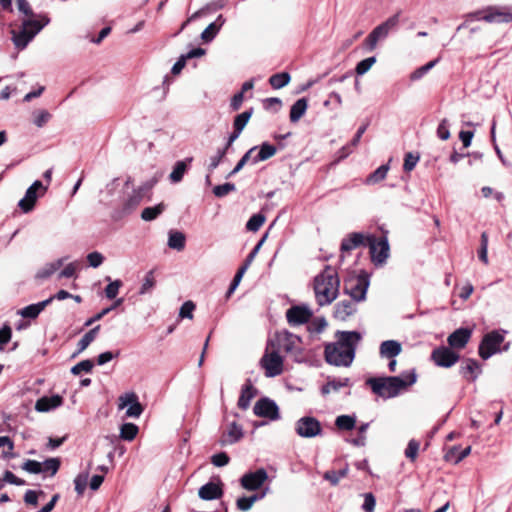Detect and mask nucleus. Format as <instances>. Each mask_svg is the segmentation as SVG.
Returning <instances> with one entry per match:
<instances>
[{
	"instance_id": "obj_1",
	"label": "nucleus",
	"mask_w": 512,
	"mask_h": 512,
	"mask_svg": "<svg viewBox=\"0 0 512 512\" xmlns=\"http://www.w3.org/2000/svg\"><path fill=\"white\" fill-rule=\"evenodd\" d=\"M360 340L361 334L356 331H338L336 341L325 345L326 362L336 367L351 366Z\"/></svg>"
},
{
	"instance_id": "obj_2",
	"label": "nucleus",
	"mask_w": 512,
	"mask_h": 512,
	"mask_svg": "<svg viewBox=\"0 0 512 512\" xmlns=\"http://www.w3.org/2000/svg\"><path fill=\"white\" fill-rule=\"evenodd\" d=\"M416 379V373L412 370L404 372L400 376L372 377L367 379L366 384L374 394L389 399L396 397L401 391L413 385Z\"/></svg>"
},
{
	"instance_id": "obj_3",
	"label": "nucleus",
	"mask_w": 512,
	"mask_h": 512,
	"mask_svg": "<svg viewBox=\"0 0 512 512\" xmlns=\"http://www.w3.org/2000/svg\"><path fill=\"white\" fill-rule=\"evenodd\" d=\"M479 21H485L487 23L512 22V7L488 6L469 13L465 16L464 21L457 27V31L469 30L470 32H475L479 27L474 24Z\"/></svg>"
},
{
	"instance_id": "obj_4",
	"label": "nucleus",
	"mask_w": 512,
	"mask_h": 512,
	"mask_svg": "<svg viewBox=\"0 0 512 512\" xmlns=\"http://www.w3.org/2000/svg\"><path fill=\"white\" fill-rule=\"evenodd\" d=\"M340 279L337 271L331 266L314 278V293L320 306L331 304L339 295Z\"/></svg>"
},
{
	"instance_id": "obj_5",
	"label": "nucleus",
	"mask_w": 512,
	"mask_h": 512,
	"mask_svg": "<svg viewBox=\"0 0 512 512\" xmlns=\"http://www.w3.org/2000/svg\"><path fill=\"white\" fill-rule=\"evenodd\" d=\"M269 346L284 352L295 359L302 354V340L299 336L287 331H278L268 340Z\"/></svg>"
},
{
	"instance_id": "obj_6",
	"label": "nucleus",
	"mask_w": 512,
	"mask_h": 512,
	"mask_svg": "<svg viewBox=\"0 0 512 512\" xmlns=\"http://www.w3.org/2000/svg\"><path fill=\"white\" fill-rule=\"evenodd\" d=\"M18 10L24 14L21 32H40L48 23L49 18L44 14H35L27 0L16 1Z\"/></svg>"
},
{
	"instance_id": "obj_7",
	"label": "nucleus",
	"mask_w": 512,
	"mask_h": 512,
	"mask_svg": "<svg viewBox=\"0 0 512 512\" xmlns=\"http://www.w3.org/2000/svg\"><path fill=\"white\" fill-rule=\"evenodd\" d=\"M506 331L504 330H493L484 335L480 345H479V356L483 360L489 359L492 355L501 352L507 351L509 349V343L504 345L501 349L500 345L504 341V335Z\"/></svg>"
},
{
	"instance_id": "obj_8",
	"label": "nucleus",
	"mask_w": 512,
	"mask_h": 512,
	"mask_svg": "<svg viewBox=\"0 0 512 512\" xmlns=\"http://www.w3.org/2000/svg\"><path fill=\"white\" fill-rule=\"evenodd\" d=\"M260 366L265 370L267 377H276L283 372V357L267 342L265 353L260 359Z\"/></svg>"
},
{
	"instance_id": "obj_9",
	"label": "nucleus",
	"mask_w": 512,
	"mask_h": 512,
	"mask_svg": "<svg viewBox=\"0 0 512 512\" xmlns=\"http://www.w3.org/2000/svg\"><path fill=\"white\" fill-rule=\"evenodd\" d=\"M369 281L366 276H358L349 279L345 283L344 291L354 302L358 303L365 300Z\"/></svg>"
},
{
	"instance_id": "obj_10",
	"label": "nucleus",
	"mask_w": 512,
	"mask_h": 512,
	"mask_svg": "<svg viewBox=\"0 0 512 512\" xmlns=\"http://www.w3.org/2000/svg\"><path fill=\"white\" fill-rule=\"evenodd\" d=\"M296 433L303 438H313L322 433L321 423L312 416H304L295 424Z\"/></svg>"
},
{
	"instance_id": "obj_11",
	"label": "nucleus",
	"mask_w": 512,
	"mask_h": 512,
	"mask_svg": "<svg viewBox=\"0 0 512 512\" xmlns=\"http://www.w3.org/2000/svg\"><path fill=\"white\" fill-rule=\"evenodd\" d=\"M47 190V186L39 180H36L27 190L22 199L18 202V207L24 213H29L34 209L35 203L38 199L37 192L40 191V195H43Z\"/></svg>"
},
{
	"instance_id": "obj_12",
	"label": "nucleus",
	"mask_w": 512,
	"mask_h": 512,
	"mask_svg": "<svg viewBox=\"0 0 512 512\" xmlns=\"http://www.w3.org/2000/svg\"><path fill=\"white\" fill-rule=\"evenodd\" d=\"M459 358L460 355L457 352L446 346L437 347L431 353V360L435 365L443 368L452 367L458 362Z\"/></svg>"
},
{
	"instance_id": "obj_13",
	"label": "nucleus",
	"mask_w": 512,
	"mask_h": 512,
	"mask_svg": "<svg viewBox=\"0 0 512 512\" xmlns=\"http://www.w3.org/2000/svg\"><path fill=\"white\" fill-rule=\"evenodd\" d=\"M367 246L374 263L382 264L386 261L389 255V244L386 238L377 239L374 236H367Z\"/></svg>"
},
{
	"instance_id": "obj_14",
	"label": "nucleus",
	"mask_w": 512,
	"mask_h": 512,
	"mask_svg": "<svg viewBox=\"0 0 512 512\" xmlns=\"http://www.w3.org/2000/svg\"><path fill=\"white\" fill-rule=\"evenodd\" d=\"M267 479V471L264 468H259L256 471L245 473L240 478V484L248 491H255L262 487Z\"/></svg>"
},
{
	"instance_id": "obj_15",
	"label": "nucleus",
	"mask_w": 512,
	"mask_h": 512,
	"mask_svg": "<svg viewBox=\"0 0 512 512\" xmlns=\"http://www.w3.org/2000/svg\"><path fill=\"white\" fill-rule=\"evenodd\" d=\"M253 412L259 417L268 418L270 420H278L280 418L277 404L269 398L259 399L253 407Z\"/></svg>"
},
{
	"instance_id": "obj_16",
	"label": "nucleus",
	"mask_w": 512,
	"mask_h": 512,
	"mask_svg": "<svg viewBox=\"0 0 512 512\" xmlns=\"http://www.w3.org/2000/svg\"><path fill=\"white\" fill-rule=\"evenodd\" d=\"M312 311L307 306H292L286 311L287 322L291 326H299L309 322Z\"/></svg>"
},
{
	"instance_id": "obj_17",
	"label": "nucleus",
	"mask_w": 512,
	"mask_h": 512,
	"mask_svg": "<svg viewBox=\"0 0 512 512\" xmlns=\"http://www.w3.org/2000/svg\"><path fill=\"white\" fill-rule=\"evenodd\" d=\"M119 401V409L129 406L126 410L127 417L138 418L142 414L143 408L138 402V398L135 393H127L121 396Z\"/></svg>"
},
{
	"instance_id": "obj_18",
	"label": "nucleus",
	"mask_w": 512,
	"mask_h": 512,
	"mask_svg": "<svg viewBox=\"0 0 512 512\" xmlns=\"http://www.w3.org/2000/svg\"><path fill=\"white\" fill-rule=\"evenodd\" d=\"M244 436L242 426L237 424V422L232 421L227 425V428L223 431L220 443L221 445H232L237 443Z\"/></svg>"
},
{
	"instance_id": "obj_19",
	"label": "nucleus",
	"mask_w": 512,
	"mask_h": 512,
	"mask_svg": "<svg viewBox=\"0 0 512 512\" xmlns=\"http://www.w3.org/2000/svg\"><path fill=\"white\" fill-rule=\"evenodd\" d=\"M357 311V303L353 300H342L334 306L333 316L336 320L346 321Z\"/></svg>"
},
{
	"instance_id": "obj_20",
	"label": "nucleus",
	"mask_w": 512,
	"mask_h": 512,
	"mask_svg": "<svg viewBox=\"0 0 512 512\" xmlns=\"http://www.w3.org/2000/svg\"><path fill=\"white\" fill-rule=\"evenodd\" d=\"M471 335L470 328H458L448 336L447 342L451 348L462 349L469 342Z\"/></svg>"
},
{
	"instance_id": "obj_21",
	"label": "nucleus",
	"mask_w": 512,
	"mask_h": 512,
	"mask_svg": "<svg viewBox=\"0 0 512 512\" xmlns=\"http://www.w3.org/2000/svg\"><path fill=\"white\" fill-rule=\"evenodd\" d=\"M153 185L154 182H147L137 189H134L124 204L125 211L130 212L135 209L141 203L145 193L148 192L153 187Z\"/></svg>"
},
{
	"instance_id": "obj_22",
	"label": "nucleus",
	"mask_w": 512,
	"mask_h": 512,
	"mask_svg": "<svg viewBox=\"0 0 512 512\" xmlns=\"http://www.w3.org/2000/svg\"><path fill=\"white\" fill-rule=\"evenodd\" d=\"M360 246H367V236L359 232H354L342 240L340 250L344 254Z\"/></svg>"
},
{
	"instance_id": "obj_23",
	"label": "nucleus",
	"mask_w": 512,
	"mask_h": 512,
	"mask_svg": "<svg viewBox=\"0 0 512 512\" xmlns=\"http://www.w3.org/2000/svg\"><path fill=\"white\" fill-rule=\"evenodd\" d=\"M63 398L60 395L43 396L35 403V410L38 412H48L61 406Z\"/></svg>"
},
{
	"instance_id": "obj_24",
	"label": "nucleus",
	"mask_w": 512,
	"mask_h": 512,
	"mask_svg": "<svg viewBox=\"0 0 512 512\" xmlns=\"http://www.w3.org/2000/svg\"><path fill=\"white\" fill-rule=\"evenodd\" d=\"M223 490L220 484L208 482L201 486L198 495L203 500H215L222 496Z\"/></svg>"
},
{
	"instance_id": "obj_25",
	"label": "nucleus",
	"mask_w": 512,
	"mask_h": 512,
	"mask_svg": "<svg viewBox=\"0 0 512 512\" xmlns=\"http://www.w3.org/2000/svg\"><path fill=\"white\" fill-rule=\"evenodd\" d=\"M402 351L401 343L396 340H386L380 344L379 354L382 358L392 359Z\"/></svg>"
},
{
	"instance_id": "obj_26",
	"label": "nucleus",
	"mask_w": 512,
	"mask_h": 512,
	"mask_svg": "<svg viewBox=\"0 0 512 512\" xmlns=\"http://www.w3.org/2000/svg\"><path fill=\"white\" fill-rule=\"evenodd\" d=\"M481 372L479 363L471 358L466 359L460 367L462 376L470 381H475Z\"/></svg>"
},
{
	"instance_id": "obj_27",
	"label": "nucleus",
	"mask_w": 512,
	"mask_h": 512,
	"mask_svg": "<svg viewBox=\"0 0 512 512\" xmlns=\"http://www.w3.org/2000/svg\"><path fill=\"white\" fill-rule=\"evenodd\" d=\"M192 161L193 157H187L186 159L177 161L175 163L173 170L169 175V180L171 183H179L182 181Z\"/></svg>"
},
{
	"instance_id": "obj_28",
	"label": "nucleus",
	"mask_w": 512,
	"mask_h": 512,
	"mask_svg": "<svg viewBox=\"0 0 512 512\" xmlns=\"http://www.w3.org/2000/svg\"><path fill=\"white\" fill-rule=\"evenodd\" d=\"M53 301V298H48L44 301L30 304L20 310V315L24 318L35 319L45 309V307Z\"/></svg>"
},
{
	"instance_id": "obj_29",
	"label": "nucleus",
	"mask_w": 512,
	"mask_h": 512,
	"mask_svg": "<svg viewBox=\"0 0 512 512\" xmlns=\"http://www.w3.org/2000/svg\"><path fill=\"white\" fill-rule=\"evenodd\" d=\"M255 395L256 389L252 386L250 380H248L246 384L242 387L241 394L237 403L238 407L242 410H246L249 407L250 402L255 397Z\"/></svg>"
},
{
	"instance_id": "obj_30",
	"label": "nucleus",
	"mask_w": 512,
	"mask_h": 512,
	"mask_svg": "<svg viewBox=\"0 0 512 512\" xmlns=\"http://www.w3.org/2000/svg\"><path fill=\"white\" fill-rule=\"evenodd\" d=\"M402 21L401 13H396L389 17L386 21L374 28L372 32H389L402 28L400 23Z\"/></svg>"
},
{
	"instance_id": "obj_31",
	"label": "nucleus",
	"mask_w": 512,
	"mask_h": 512,
	"mask_svg": "<svg viewBox=\"0 0 512 512\" xmlns=\"http://www.w3.org/2000/svg\"><path fill=\"white\" fill-rule=\"evenodd\" d=\"M258 149L259 151L257 155L252 158L253 164L268 160L271 157H273L277 152L276 147L268 142L262 143L260 146H258Z\"/></svg>"
},
{
	"instance_id": "obj_32",
	"label": "nucleus",
	"mask_w": 512,
	"mask_h": 512,
	"mask_svg": "<svg viewBox=\"0 0 512 512\" xmlns=\"http://www.w3.org/2000/svg\"><path fill=\"white\" fill-rule=\"evenodd\" d=\"M308 108V101L305 98L298 99L290 109V121L298 122L305 114Z\"/></svg>"
},
{
	"instance_id": "obj_33",
	"label": "nucleus",
	"mask_w": 512,
	"mask_h": 512,
	"mask_svg": "<svg viewBox=\"0 0 512 512\" xmlns=\"http://www.w3.org/2000/svg\"><path fill=\"white\" fill-rule=\"evenodd\" d=\"M67 259H68V257H62V258L57 259L54 262L46 264L42 269H40L37 272L36 277L39 279H47L54 272H56L64 264V262Z\"/></svg>"
},
{
	"instance_id": "obj_34",
	"label": "nucleus",
	"mask_w": 512,
	"mask_h": 512,
	"mask_svg": "<svg viewBox=\"0 0 512 512\" xmlns=\"http://www.w3.org/2000/svg\"><path fill=\"white\" fill-rule=\"evenodd\" d=\"M350 383L349 378H340V379H329L325 385L321 388L322 395H328L331 392H337L342 387L348 386Z\"/></svg>"
},
{
	"instance_id": "obj_35",
	"label": "nucleus",
	"mask_w": 512,
	"mask_h": 512,
	"mask_svg": "<svg viewBox=\"0 0 512 512\" xmlns=\"http://www.w3.org/2000/svg\"><path fill=\"white\" fill-rule=\"evenodd\" d=\"M268 491V488L265 489L261 494H254L249 497L243 496L237 499L236 506L240 511H248L251 509L253 504L262 499Z\"/></svg>"
},
{
	"instance_id": "obj_36",
	"label": "nucleus",
	"mask_w": 512,
	"mask_h": 512,
	"mask_svg": "<svg viewBox=\"0 0 512 512\" xmlns=\"http://www.w3.org/2000/svg\"><path fill=\"white\" fill-rule=\"evenodd\" d=\"M100 330V325L95 326L91 330H89L87 333L83 335V337L78 342V350L77 353H75L73 356H76L77 354L83 352L97 337L98 332Z\"/></svg>"
},
{
	"instance_id": "obj_37",
	"label": "nucleus",
	"mask_w": 512,
	"mask_h": 512,
	"mask_svg": "<svg viewBox=\"0 0 512 512\" xmlns=\"http://www.w3.org/2000/svg\"><path fill=\"white\" fill-rule=\"evenodd\" d=\"M186 237L180 231H170L168 238V246L177 251H181L185 247Z\"/></svg>"
},
{
	"instance_id": "obj_38",
	"label": "nucleus",
	"mask_w": 512,
	"mask_h": 512,
	"mask_svg": "<svg viewBox=\"0 0 512 512\" xmlns=\"http://www.w3.org/2000/svg\"><path fill=\"white\" fill-rule=\"evenodd\" d=\"M164 210L165 205L163 203H159L152 207H146L141 213V218L144 221H152L156 219Z\"/></svg>"
},
{
	"instance_id": "obj_39",
	"label": "nucleus",
	"mask_w": 512,
	"mask_h": 512,
	"mask_svg": "<svg viewBox=\"0 0 512 512\" xmlns=\"http://www.w3.org/2000/svg\"><path fill=\"white\" fill-rule=\"evenodd\" d=\"M290 80H291V77H290L289 73L281 72V73L273 74L269 78V83L274 89H281V88L285 87L286 85H288Z\"/></svg>"
},
{
	"instance_id": "obj_40",
	"label": "nucleus",
	"mask_w": 512,
	"mask_h": 512,
	"mask_svg": "<svg viewBox=\"0 0 512 512\" xmlns=\"http://www.w3.org/2000/svg\"><path fill=\"white\" fill-rule=\"evenodd\" d=\"M388 171H389L388 164L381 165L367 177L366 184H369V185L376 184V183L384 180L387 176Z\"/></svg>"
},
{
	"instance_id": "obj_41",
	"label": "nucleus",
	"mask_w": 512,
	"mask_h": 512,
	"mask_svg": "<svg viewBox=\"0 0 512 512\" xmlns=\"http://www.w3.org/2000/svg\"><path fill=\"white\" fill-rule=\"evenodd\" d=\"M138 426L133 423H124L120 427V438L132 441L138 434Z\"/></svg>"
},
{
	"instance_id": "obj_42",
	"label": "nucleus",
	"mask_w": 512,
	"mask_h": 512,
	"mask_svg": "<svg viewBox=\"0 0 512 512\" xmlns=\"http://www.w3.org/2000/svg\"><path fill=\"white\" fill-rule=\"evenodd\" d=\"M36 34H12L11 41L17 50H23L33 40Z\"/></svg>"
},
{
	"instance_id": "obj_43",
	"label": "nucleus",
	"mask_w": 512,
	"mask_h": 512,
	"mask_svg": "<svg viewBox=\"0 0 512 512\" xmlns=\"http://www.w3.org/2000/svg\"><path fill=\"white\" fill-rule=\"evenodd\" d=\"M253 114V108L238 114L233 121V128L242 132Z\"/></svg>"
},
{
	"instance_id": "obj_44",
	"label": "nucleus",
	"mask_w": 512,
	"mask_h": 512,
	"mask_svg": "<svg viewBox=\"0 0 512 512\" xmlns=\"http://www.w3.org/2000/svg\"><path fill=\"white\" fill-rule=\"evenodd\" d=\"M348 473V466L346 465L344 468L335 471V470H329L326 471L324 474V479L328 480L332 485H337L340 481V479L346 477Z\"/></svg>"
},
{
	"instance_id": "obj_45",
	"label": "nucleus",
	"mask_w": 512,
	"mask_h": 512,
	"mask_svg": "<svg viewBox=\"0 0 512 512\" xmlns=\"http://www.w3.org/2000/svg\"><path fill=\"white\" fill-rule=\"evenodd\" d=\"M356 419L350 415H340L335 420V425L341 430H352L355 427Z\"/></svg>"
},
{
	"instance_id": "obj_46",
	"label": "nucleus",
	"mask_w": 512,
	"mask_h": 512,
	"mask_svg": "<svg viewBox=\"0 0 512 512\" xmlns=\"http://www.w3.org/2000/svg\"><path fill=\"white\" fill-rule=\"evenodd\" d=\"M265 216L261 213L254 214L246 223V229L248 231L256 232L265 222Z\"/></svg>"
},
{
	"instance_id": "obj_47",
	"label": "nucleus",
	"mask_w": 512,
	"mask_h": 512,
	"mask_svg": "<svg viewBox=\"0 0 512 512\" xmlns=\"http://www.w3.org/2000/svg\"><path fill=\"white\" fill-rule=\"evenodd\" d=\"M155 284L156 280L154 277V270H150L149 272L146 273L143 279V283L139 290V294L143 295L150 292L154 288Z\"/></svg>"
},
{
	"instance_id": "obj_48",
	"label": "nucleus",
	"mask_w": 512,
	"mask_h": 512,
	"mask_svg": "<svg viewBox=\"0 0 512 512\" xmlns=\"http://www.w3.org/2000/svg\"><path fill=\"white\" fill-rule=\"evenodd\" d=\"M51 117V114L47 110H37L33 113V123L38 128H42L49 122Z\"/></svg>"
},
{
	"instance_id": "obj_49",
	"label": "nucleus",
	"mask_w": 512,
	"mask_h": 512,
	"mask_svg": "<svg viewBox=\"0 0 512 512\" xmlns=\"http://www.w3.org/2000/svg\"><path fill=\"white\" fill-rule=\"evenodd\" d=\"M93 367H94L93 361L90 359H86V360H83V361L77 363L76 365H74L71 368V373L73 375H79L81 372L89 373L92 371Z\"/></svg>"
},
{
	"instance_id": "obj_50",
	"label": "nucleus",
	"mask_w": 512,
	"mask_h": 512,
	"mask_svg": "<svg viewBox=\"0 0 512 512\" xmlns=\"http://www.w3.org/2000/svg\"><path fill=\"white\" fill-rule=\"evenodd\" d=\"M88 477V472H83L78 474L74 479L75 491L77 492L78 495H83L87 486Z\"/></svg>"
},
{
	"instance_id": "obj_51",
	"label": "nucleus",
	"mask_w": 512,
	"mask_h": 512,
	"mask_svg": "<svg viewBox=\"0 0 512 512\" xmlns=\"http://www.w3.org/2000/svg\"><path fill=\"white\" fill-rule=\"evenodd\" d=\"M235 190H236L235 184L227 182V183L215 186L213 188V193L216 197L221 198Z\"/></svg>"
},
{
	"instance_id": "obj_52",
	"label": "nucleus",
	"mask_w": 512,
	"mask_h": 512,
	"mask_svg": "<svg viewBox=\"0 0 512 512\" xmlns=\"http://www.w3.org/2000/svg\"><path fill=\"white\" fill-rule=\"evenodd\" d=\"M385 35L386 34H369V36L363 42V49L366 52L373 51L376 48L378 41Z\"/></svg>"
},
{
	"instance_id": "obj_53",
	"label": "nucleus",
	"mask_w": 512,
	"mask_h": 512,
	"mask_svg": "<svg viewBox=\"0 0 512 512\" xmlns=\"http://www.w3.org/2000/svg\"><path fill=\"white\" fill-rule=\"evenodd\" d=\"M479 259L484 263L488 264V236L486 232L481 234L480 249L478 251Z\"/></svg>"
},
{
	"instance_id": "obj_54",
	"label": "nucleus",
	"mask_w": 512,
	"mask_h": 512,
	"mask_svg": "<svg viewBox=\"0 0 512 512\" xmlns=\"http://www.w3.org/2000/svg\"><path fill=\"white\" fill-rule=\"evenodd\" d=\"M22 469L27 471L28 473H32V474H39L41 472H43V467H42V463L36 461V460H26L23 464H22Z\"/></svg>"
},
{
	"instance_id": "obj_55",
	"label": "nucleus",
	"mask_w": 512,
	"mask_h": 512,
	"mask_svg": "<svg viewBox=\"0 0 512 512\" xmlns=\"http://www.w3.org/2000/svg\"><path fill=\"white\" fill-rule=\"evenodd\" d=\"M375 62H376V58L374 56L361 60L356 66V69H355L356 73L358 75L365 74L366 72H368L370 70V68L372 67V65Z\"/></svg>"
},
{
	"instance_id": "obj_56",
	"label": "nucleus",
	"mask_w": 512,
	"mask_h": 512,
	"mask_svg": "<svg viewBox=\"0 0 512 512\" xmlns=\"http://www.w3.org/2000/svg\"><path fill=\"white\" fill-rule=\"evenodd\" d=\"M420 444L417 440L411 439L408 442V445L405 449V456L410 459L411 461H414L417 457L418 451H419Z\"/></svg>"
},
{
	"instance_id": "obj_57",
	"label": "nucleus",
	"mask_w": 512,
	"mask_h": 512,
	"mask_svg": "<svg viewBox=\"0 0 512 512\" xmlns=\"http://www.w3.org/2000/svg\"><path fill=\"white\" fill-rule=\"evenodd\" d=\"M43 472L50 471L51 475H55L60 467L58 458H49L42 463Z\"/></svg>"
},
{
	"instance_id": "obj_58",
	"label": "nucleus",
	"mask_w": 512,
	"mask_h": 512,
	"mask_svg": "<svg viewBox=\"0 0 512 512\" xmlns=\"http://www.w3.org/2000/svg\"><path fill=\"white\" fill-rule=\"evenodd\" d=\"M195 309V304L192 301H186L182 304L179 310V317L180 318H193V311Z\"/></svg>"
},
{
	"instance_id": "obj_59",
	"label": "nucleus",
	"mask_w": 512,
	"mask_h": 512,
	"mask_svg": "<svg viewBox=\"0 0 512 512\" xmlns=\"http://www.w3.org/2000/svg\"><path fill=\"white\" fill-rule=\"evenodd\" d=\"M122 286V282L120 280H115L110 282L105 288V295L108 299H114L118 292L119 288Z\"/></svg>"
},
{
	"instance_id": "obj_60",
	"label": "nucleus",
	"mask_w": 512,
	"mask_h": 512,
	"mask_svg": "<svg viewBox=\"0 0 512 512\" xmlns=\"http://www.w3.org/2000/svg\"><path fill=\"white\" fill-rule=\"evenodd\" d=\"M418 161H419L418 155H413L410 152L407 153L404 158V164H403L404 170L406 172L412 171L415 168V166L417 165Z\"/></svg>"
},
{
	"instance_id": "obj_61",
	"label": "nucleus",
	"mask_w": 512,
	"mask_h": 512,
	"mask_svg": "<svg viewBox=\"0 0 512 512\" xmlns=\"http://www.w3.org/2000/svg\"><path fill=\"white\" fill-rule=\"evenodd\" d=\"M224 157L225 150H218L216 154L210 158V162L208 164L209 173H212L219 166Z\"/></svg>"
},
{
	"instance_id": "obj_62",
	"label": "nucleus",
	"mask_w": 512,
	"mask_h": 512,
	"mask_svg": "<svg viewBox=\"0 0 512 512\" xmlns=\"http://www.w3.org/2000/svg\"><path fill=\"white\" fill-rule=\"evenodd\" d=\"M229 456L225 452L214 454L211 457V463L216 467H223L229 463Z\"/></svg>"
},
{
	"instance_id": "obj_63",
	"label": "nucleus",
	"mask_w": 512,
	"mask_h": 512,
	"mask_svg": "<svg viewBox=\"0 0 512 512\" xmlns=\"http://www.w3.org/2000/svg\"><path fill=\"white\" fill-rule=\"evenodd\" d=\"M437 136L441 140H448L450 138L449 124L447 119H443L437 128Z\"/></svg>"
},
{
	"instance_id": "obj_64",
	"label": "nucleus",
	"mask_w": 512,
	"mask_h": 512,
	"mask_svg": "<svg viewBox=\"0 0 512 512\" xmlns=\"http://www.w3.org/2000/svg\"><path fill=\"white\" fill-rule=\"evenodd\" d=\"M87 260L91 267L97 268L103 263L104 256L100 252L94 251L87 255Z\"/></svg>"
}]
</instances>
